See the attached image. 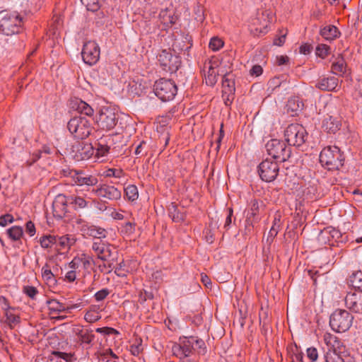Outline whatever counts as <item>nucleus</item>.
I'll return each instance as SVG.
<instances>
[{"label": "nucleus", "instance_id": "nucleus-1", "mask_svg": "<svg viewBox=\"0 0 362 362\" xmlns=\"http://www.w3.org/2000/svg\"><path fill=\"white\" fill-rule=\"evenodd\" d=\"M344 156L337 146L324 148L320 153V162L329 170H339L343 166Z\"/></svg>", "mask_w": 362, "mask_h": 362}, {"label": "nucleus", "instance_id": "nucleus-2", "mask_svg": "<svg viewBox=\"0 0 362 362\" xmlns=\"http://www.w3.org/2000/svg\"><path fill=\"white\" fill-rule=\"evenodd\" d=\"M22 30V18L16 13L0 12V33L6 36L17 35Z\"/></svg>", "mask_w": 362, "mask_h": 362}, {"label": "nucleus", "instance_id": "nucleus-3", "mask_svg": "<svg viewBox=\"0 0 362 362\" xmlns=\"http://www.w3.org/2000/svg\"><path fill=\"white\" fill-rule=\"evenodd\" d=\"M284 137L289 146L300 147L307 141L308 134L302 124L293 123L286 128Z\"/></svg>", "mask_w": 362, "mask_h": 362}, {"label": "nucleus", "instance_id": "nucleus-4", "mask_svg": "<svg viewBox=\"0 0 362 362\" xmlns=\"http://www.w3.org/2000/svg\"><path fill=\"white\" fill-rule=\"evenodd\" d=\"M69 132L78 139H85L91 133L93 127L90 121L83 117H74L68 122Z\"/></svg>", "mask_w": 362, "mask_h": 362}, {"label": "nucleus", "instance_id": "nucleus-5", "mask_svg": "<svg viewBox=\"0 0 362 362\" xmlns=\"http://www.w3.org/2000/svg\"><path fill=\"white\" fill-rule=\"evenodd\" d=\"M153 91L160 100L168 102L174 99L177 93V87L174 81L163 78L155 82Z\"/></svg>", "mask_w": 362, "mask_h": 362}, {"label": "nucleus", "instance_id": "nucleus-6", "mask_svg": "<svg viewBox=\"0 0 362 362\" xmlns=\"http://www.w3.org/2000/svg\"><path fill=\"white\" fill-rule=\"evenodd\" d=\"M353 315L346 310H336L330 316L329 325L337 332H344L351 326Z\"/></svg>", "mask_w": 362, "mask_h": 362}, {"label": "nucleus", "instance_id": "nucleus-7", "mask_svg": "<svg viewBox=\"0 0 362 362\" xmlns=\"http://www.w3.org/2000/svg\"><path fill=\"white\" fill-rule=\"evenodd\" d=\"M269 155L281 162L287 160L291 154V148L286 143L279 139H271L265 145Z\"/></svg>", "mask_w": 362, "mask_h": 362}, {"label": "nucleus", "instance_id": "nucleus-8", "mask_svg": "<svg viewBox=\"0 0 362 362\" xmlns=\"http://www.w3.org/2000/svg\"><path fill=\"white\" fill-rule=\"evenodd\" d=\"M93 250L95 252L98 258L104 262L115 261L117 250L115 247L102 240H95L92 245Z\"/></svg>", "mask_w": 362, "mask_h": 362}, {"label": "nucleus", "instance_id": "nucleus-9", "mask_svg": "<svg viewBox=\"0 0 362 362\" xmlns=\"http://www.w3.org/2000/svg\"><path fill=\"white\" fill-rule=\"evenodd\" d=\"M157 58L160 66L167 72L175 73L181 66L180 57L165 49L162 50Z\"/></svg>", "mask_w": 362, "mask_h": 362}, {"label": "nucleus", "instance_id": "nucleus-10", "mask_svg": "<svg viewBox=\"0 0 362 362\" xmlns=\"http://www.w3.org/2000/svg\"><path fill=\"white\" fill-rule=\"evenodd\" d=\"M324 340L327 345L330 346L325 355V362H345L339 354V351H337V349H339L341 344L340 341L329 333L325 334Z\"/></svg>", "mask_w": 362, "mask_h": 362}, {"label": "nucleus", "instance_id": "nucleus-11", "mask_svg": "<svg viewBox=\"0 0 362 362\" xmlns=\"http://www.w3.org/2000/svg\"><path fill=\"white\" fill-rule=\"evenodd\" d=\"M118 121L115 110L110 107H103L99 112L97 120L98 127L105 131H110L116 126Z\"/></svg>", "mask_w": 362, "mask_h": 362}, {"label": "nucleus", "instance_id": "nucleus-12", "mask_svg": "<svg viewBox=\"0 0 362 362\" xmlns=\"http://www.w3.org/2000/svg\"><path fill=\"white\" fill-rule=\"evenodd\" d=\"M279 171V164L268 159L263 160L258 165V174L260 178L267 182L274 181Z\"/></svg>", "mask_w": 362, "mask_h": 362}, {"label": "nucleus", "instance_id": "nucleus-13", "mask_svg": "<svg viewBox=\"0 0 362 362\" xmlns=\"http://www.w3.org/2000/svg\"><path fill=\"white\" fill-rule=\"evenodd\" d=\"M93 154L94 147L83 141H76L70 151L71 156L76 161L89 159Z\"/></svg>", "mask_w": 362, "mask_h": 362}, {"label": "nucleus", "instance_id": "nucleus-14", "mask_svg": "<svg viewBox=\"0 0 362 362\" xmlns=\"http://www.w3.org/2000/svg\"><path fill=\"white\" fill-rule=\"evenodd\" d=\"M259 212V202L257 199H253L250 203V207L245 211V232L250 233L255 228V225L257 223L260 217Z\"/></svg>", "mask_w": 362, "mask_h": 362}, {"label": "nucleus", "instance_id": "nucleus-15", "mask_svg": "<svg viewBox=\"0 0 362 362\" xmlns=\"http://www.w3.org/2000/svg\"><path fill=\"white\" fill-rule=\"evenodd\" d=\"M100 47L94 41L86 42L83 47L81 55L83 62L88 65L96 64L100 59Z\"/></svg>", "mask_w": 362, "mask_h": 362}, {"label": "nucleus", "instance_id": "nucleus-16", "mask_svg": "<svg viewBox=\"0 0 362 362\" xmlns=\"http://www.w3.org/2000/svg\"><path fill=\"white\" fill-rule=\"evenodd\" d=\"M90 194H94L100 198L107 199L109 200H118L121 198V190L118 188L108 185H100L96 189L89 191Z\"/></svg>", "mask_w": 362, "mask_h": 362}, {"label": "nucleus", "instance_id": "nucleus-17", "mask_svg": "<svg viewBox=\"0 0 362 362\" xmlns=\"http://www.w3.org/2000/svg\"><path fill=\"white\" fill-rule=\"evenodd\" d=\"M345 305L353 313L362 314V291L349 292L345 297Z\"/></svg>", "mask_w": 362, "mask_h": 362}, {"label": "nucleus", "instance_id": "nucleus-18", "mask_svg": "<svg viewBox=\"0 0 362 362\" xmlns=\"http://www.w3.org/2000/svg\"><path fill=\"white\" fill-rule=\"evenodd\" d=\"M75 175L73 185L90 187H95L98 183V179L95 175L88 174L84 170H78Z\"/></svg>", "mask_w": 362, "mask_h": 362}, {"label": "nucleus", "instance_id": "nucleus-19", "mask_svg": "<svg viewBox=\"0 0 362 362\" xmlns=\"http://www.w3.org/2000/svg\"><path fill=\"white\" fill-rule=\"evenodd\" d=\"M46 303L48 307L49 315H51L52 319L63 320L66 318V315H59V313H66V310H68L64 304L60 303L57 299H49L47 300Z\"/></svg>", "mask_w": 362, "mask_h": 362}, {"label": "nucleus", "instance_id": "nucleus-20", "mask_svg": "<svg viewBox=\"0 0 362 362\" xmlns=\"http://www.w3.org/2000/svg\"><path fill=\"white\" fill-rule=\"evenodd\" d=\"M68 203L67 197L63 194H59L52 204L54 216L59 219L62 218L67 212Z\"/></svg>", "mask_w": 362, "mask_h": 362}, {"label": "nucleus", "instance_id": "nucleus-21", "mask_svg": "<svg viewBox=\"0 0 362 362\" xmlns=\"http://www.w3.org/2000/svg\"><path fill=\"white\" fill-rule=\"evenodd\" d=\"M339 79L335 76L320 78L315 85L316 88L325 91H336Z\"/></svg>", "mask_w": 362, "mask_h": 362}, {"label": "nucleus", "instance_id": "nucleus-22", "mask_svg": "<svg viewBox=\"0 0 362 362\" xmlns=\"http://www.w3.org/2000/svg\"><path fill=\"white\" fill-rule=\"evenodd\" d=\"M341 121L333 116H327L322 122V128L327 133L335 134L341 127Z\"/></svg>", "mask_w": 362, "mask_h": 362}, {"label": "nucleus", "instance_id": "nucleus-23", "mask_svg": "<svg viewBox=\"0 0 362 362\" xmlns=\"http://www.w3.org/2000/svg\"><path fill=\"white\" fill-rule=\"evenodd\" d=\"M71 107L81 114L92 116L94 113L93 107L85 101L79 98H75L71 101Z\"/></svg>", "mask_w": 362, "mask_h": 362}, {"label": "nucleus", "instance_id": "nucleus-24", "mask_svg": "<svg viewBox=\"0 0 362 362\" xmlns=\"http://www.w3.org/2000/svg\"><path fill=\"white\" fill-rule=\"evenodd\" d=\"M1 299L3 300L4 306V309L5 310V316H6V322L8 324V327L11 329L14 328V327L20 322L19 316L13 314L11 311V307L8 305V301L6 298L1 297Z\"/></svg>", "mask_w": 362, "mask_h": 362}, {"label": "nucleus", "instance_id": "nucleus-25", "mask_svg": "<svg viewBox=\"0 0 362 362\" xmlns=\"http://www.w3.org/2000/svg\"><path fill=\"white\" fill-rule=\"evenodd\" d=\"M223 86V96L224 97L226 93H228V96L232 95L235 93V81L233 74L231 73L226 74L222 80Z\"/></svg>", "mask_w": 362, "mask_h": 362}, {"label": "nucleus", "instance_id": "nucleus-26", "mask_svg": "<svg viewBox=\"0 0 362 362\" xmlns=\"http://www.w3.org/2000/svg\"><path fill=\"white\" fill-rule=\"evenodd\" d=\"M303 101L297 96L291 97L286 104L287 112H291L293 116L303 110Z\"/></svg>", "mask_w": 362, "mask_h": 362}, {"label": "nucleus", "instance_id": "nucleus-27", "mask_svg": "<svg viewBox=\"0 0 362 362\" xmlns=\"http://www.w3.org/2000/svg\"><path fill=\"white\" fill-rule=\"evenodd\" d=\"M78 341L81 344H87L90 347L92 341L95 339V334L93 331L90 329H78L76 332Z\"/></svg>", "mask_w": 362, "mask_h": 362}, {"label": "nucleus", "instance_id": "nucleus-28", "mask_svg": "<svg viewBox=\"0 0 362 362\" xmlns=\"http://www.w3.org/2000/svg\"><path fill=\"white\" fill-rule=\"evenodd\" d=\"M192 46V38L189 35L183 36L181 39H175L173 44V49L177 51H188Z\"/></svg>", "mask_w": 362, "mask_h": 362}, {"label": "nucleus", "instance_id": "nucleus-29", "mask_svg": "<svg viewBox=\"0 0 362 362\" xmlns=\"http://www.w3.org/2000/svg\"><path fill=\"white\" fill-rule=\"evenodd\" d=\"M76 240L68 235L58 237L56 236L55 249L58 251L64 249H69L75 243Z\"/></svg>", "mask_w": 362, "mask_h": 362}, {"label": "nucleus", "instance_id": "nucleus-30", "mask_svg": "<svg viewBox=\"0 0 362 362\" xmlns=\"http://www.w3.org/2000/svg\"><path fill=\"white\" fill-rule=\"evenodd\" d=\"M340 33L334 25H327L320 30V35L327 40L331 41L339 37Z\"/></svg>", "mask_w": 362, "mask_h": 362}, {"label": "nucleus", "instance_id": "nucleus-31", "mask_svg": "<svg viewBox=\"0 0 362 362\" xmlns=\"http://www.w3.org/2000/svg\"><path fill=\"white\" fill-rule=\"evenodd\" d=\"M332 72L338 76H343L346 72V64L341 56H339L332 63Z\"/></svg>", "mask_w": 362, "mask_h": 362}, {"label": "nucleus", "instance_id": "nucleus-32", "mask_svg": "<svg viewBox=\"0 0 362 362\" xmlns=\"http://www.w3.org/2000/svg\"><path fill=\"white\" fill-rule=\"evenodd\" d=\"M349 286H352L358 291H362V271L354 272L349 276L348 279Z\"/></svg>", "mask_w": 362, "mask_h": 362}, {"label": "nucleus", "instance_id": "nucleus-33", "mask_svg": "<svg viewBox=\"0 0 362 362\" xmlns=\"http://www.w3.org/2000/svg\"><path fill=\"white\" fill-rule=\"evenodd\" d=\"M84 230L86 231V235L94 238L95 240L98 239L101 240L102 238H105L107 233L105 229L95 226H88Z\"/></svg>", "mask_w": 362, "mask_h": 362}, {"label": "nucleus", "instance_id": "nucleus-34", "mask_svg": "<svg viewBox=\"0 0 362 362\" xmlns=\"http://www.w3.org/2000/svg\"><path fill=\"white\" fill-rule=\"evenodd\" d=\"M169 216L172 218L175 222H180L185 220V215L184 213L180 212L177 205L171 203L168 207Z\"/></svg>", "mask_w": 362, "mask_h": 362}, {"label": "nucleus", "instance_id": "nucleus-35", "mask_svg": "<svg viewBox=\"0 0 362 362\" xmlns=\"http://www.w3.org/2000/svg\"><path fill=\"white\" fill-rule=\"evenodd\" d=\"M110 150V146L107 145V142L105 139L100 138L98 141L95 144L94 147V151L96 152V156H104Z\"/></svg>", "mask_w": 362, "mask_h": 362}, {"label": "nucleus", "instance_id": "nucleus-36", "mask_svg": "<svg viewBox=\"0 0 362 362\" xmlns=\"http://www.w3.org/2000/svg\"><path fill=\"white\" fill-rule=\"evenodd\" d=\"M69 203L74 206L75 209H84L88 206V202L80 196L67 197Z\"/></svg>", "mask_w": 362, "mask_h": 362}, {"label": "nucleus", "instance_id": "nucleus-37", "mask_svg": "<svg viewBox=\"0 0 362 362\" xmlns=\"http://www.w3.org/2000/svg\"><path fill=\"white\" fill-rule=\"evenodd\" d=\"M178 344L184 351V358L188 357L194 349V339L190 337L185 338Z\"/></svg>", "mask_w": 362, "mask_h": 362}, {"label": "nucleus", "instance_id": "nucleus-38", "mask_svg": "<svg viewBox=\"0 0 362 362\" xmlns=\"http://www.w3.org/2000/svg\"><path fill=\"white\" fill-rule=\"evenodd\" d=\"M136 229V223L134 222H125L124 224H122L119 231L120 233L126 237H130L135 232Z\"/></svg>", "mask_w": 362, "mask_h": 362}, {"label": "nucleus", "instance_id": "nucleus-39", "mask_svg": "<svg viewBox=\"0 0 362 362\" xmlns=\"http://www.w3.org/2000/svg\"><path fill=\"white\" fill-rule=\"evenodd\" d=\"M7 234L12 240L17 241L23 236V230L20 226H13L7 230Z\"/></svg>", "mask_w": 362, "mask_h": 362}, {"label": "nucleus", "instance_id": "nucleus-40", "mask_svg": "<svg viewBox=\"0 0 362 362\" xmlns=\"http://www.w3.org/2000/svg\"><path fill=\"white\" fill-rule=\"evenodd\" d=\"M124 190L128 200L133 202L138 199L139 192L136 185H129Z\"/></svg>", "mask_w": 362, "mask_h": 362}, {"label": "nucleus", "instance_id": "nucleus-41", "mask_svg": "<svg viewBox=\"0 0 362 362\" xmlns=\"http://www.w3.org/2000/svg\"><path fill=\"white\" fill-rule=\"evenodd\" d=\"M40 243L41 247L45 249L52 247L54 245L55 246L56 236L52 235H44L40 238Z\"/></svg>", "mask_w": 362, "mask_h": 362}, {"label": "nucleus", "instance_id": "nucleus-42", "mask_svg": "<svg viewBox=\"0 0 362 362\" xmlns=\"http://www.w3.org/2000/svg\"><path fill=\"white\" fill-rule=\"evenodd\" d=\"M144 350L142 339L136 338L132 344H131L129 351L134 356H139Z\"/></svg>", "mask_w": 362, "mask_h": 362}, {"label": "nucleus", "instance_id": "nucleus-43", "mask_svg": "<svg viewBox=\"0 0 362 362\" xmlns=\"http://www.w3.org/2000/svg\"><path fill=\"white\" fill-rule=\"evenodd\" d=\"M206 83L209 86H214L217 81V74L215 69L210 66L207 71V74L205 76Z\"/></svg>", "mask_w": 362, "mask_h": 362}, {"label": "nucleus", "instance_id": "nucleus-44", "mask_svg": "<svg viewBox=\"0 0 362 362\" xmlns=\"http://www.w3.org/2000/svg\"><path fill=\"white\" fill-rule=\"evenodd\" d=\"M102 0H81V3L87 8L88 11H96L100 6Z\"/></svg>", "mask_w": 362, "mask_h": 362}, {"label": "nucleus", "instance_id": "nucleus-45", "mask_svg": "<svg viewBox=\"0 0 362 362\" xmlns=\"http://www.w3.org/2000/svg\"><path fill=\"white\" fill-rule=\"evenodd\" d=\"M100 318V316L95 309H90L85 314L84 316V319L88 322H95Z\"/></svg>", "mask_w": 362, "mask_h": 362}, {"label": "nucleus", "instance_id": "nucleus-46", "mask_svg": "<svg viewBox=\"0 0 362 362\" xmlns=\"http://www.w3.org/2000/svg\"><path fill=\"white\" fill-rule=\"evenodd\" d=\"M223 45V42L218 37H212L209 42V47L214 51L218 50Z\"/></svg>", "mask_w": 362, "mask_h": 362}, {"label": "nucleus", "instance_id": "nucleus-47", "mask_svg": "<svg viewBox=\"0 0 362 362\" xmlns=\"http://www.w3.org/2000/svg\"><path fill=\"white\" fill-rule=\"evenodd\" d=\"M329 50V46L326 45H319L316 47V54L321 58H325L326 56H327Z\"/></svg>", "mask_w": 362, "mask_h": 362}, {"label": "nucleus", "instance_id": "nucleus-48", "mask_svg": "<svg viewBox=\"0 0 362 362\" xmlns=\"http://www.w3.org/2000/svg\"><path fill=\"white\" fill-rule=\"evenodd\" d=\"M23 292L32 299H35L36 295L38 293L37 289L35 287L31 286H24Z\"/></svg>", "mask_w": 362, "mask_h": 362}, {"label": "nucleus", "instance_id": "nucleus-49", "mask_svg": "<svg viewBox=\"0 0 362 362\" xmlns=\"http://www.w3.org/2000/svg\"><path fill=\"white\" fill-rule=\"evenodd\" d=\"M281 228V224L277 223H273V226H272L269 232L267 240L271 238V241L276 236Z\"/></svg>", "mask_w": 362, "mask_h": 362}, {"label": "nucleus", "instance_id": "nucleus-50", "mask_svg": "<svg viewBox=\"0 0 362 362\" xmlns=\"http://www.w3.org/2000/svg\"><path fill=\"white\" fill-rule=\"evenodd\" d=\"M14 221L13 216L10 214H6L0 216V226L4 227L8 223H11Z\"/></svg>", "mask_w": 362, "mask_h": 362}, {"label": "nucleus", "instance_id": "nucleus-51", "mask_svg": "<svg viewBox=\"0 0 362 362\" xmlns=\"http://www.w3.org/2000/svg\"><path fill=\"white\" fill-rule=\"evenodd\" d=\"M78 170L70 169L69 168L62 169L61 170V175L64 177H69L73 182Z\"/></svg>", "mask_w": 362, "mask_h": 362}, {"label": "nucleus", "instance_id": "nucleus-52", "mask_svg": "<svg viewBox=\"0 0 362 362\" xmlns=\"http://www.w3.org/2000/svg\"><path fill=\"white\" fill-rule=\"evenodd\" d=\"M110 293L107 288H103L95 293L94 297L97 301H101L104 300Z\"/></svg>", "mask_w": 362, "mask_h": 362}, {"label": "nucleus", "instance_id": "nucleus-53", "mask_svg": "<svg viewBox=\"0 0 362 362\" xmlns=\"http://www.w3.org/2000/svg\"><path fill=\"white\" fill-rule=\"evenodd\" d=\"M307 356L311 361V362H315L318 357L317 349L314 347L308 348L307 349Z\"/></svg>", "mask_w": 362, "mask_h": 362}, {"label": "nucleus", "instance_id": "nucleus-54", "mask_svg": "<svg viewBox=\"0 0 362 362\" xmlns=\"http://www.w3.org/2000/svg\"><path fill=\"white\" fill-rule=\"evenodd\" d=\"M42 276L44 279L49 281L52 279L54 276L52 271L48 268V266L46 265L45 267H43L42 269Z\"/></svg>", "mask_w": 362, "mask_h": 362}, {"label": "nucleus", "instance_id": "nucleus-55", "mask_svg": "<svg viewBox=\"0 0 362 362\" xmlns=\"http://www.w3.org/2000/svg\"><path fill=\"white\" fill-rule=\"evenodd\" d=\"M106 176L107 177H120L122 171L121 170H117L115 168H110L107 170H106Z\"/></svg>", "mask_w": 362, "mask_h": 362}, {"label": "nucleus", "instance_id": "nucleus-56", "mask_svg": "<svg viewBox=\"0 0 362 362\" xmlns=\"http://www.w3.org/2000/svg\"><path fill=\"white\" fill-rule=\"evenodd\" d=\"M172 351L176 356L180 357V358H184V351L178 344H175L173 346Z\"/></svg>", "mask_w": 362, "mask_h": 362}, {"label": "nucleus", "instance_id": "nucleus-57", "mask_svg": "<svg viewBox=\"0 0 362 362\" xmlns=\"http://www.w3.org/2000/svg\"><path fill=\"white\" fill-rule=\"evenodd\" d=\"M194 13L197 21H202L204 19L203 8L200 5L194 8Z\"/></svg>", "mask_w": 362, "mask_h": 362}, {"label": "nucleus", "instance_id": "nucleus-58", "mask_svg": "<svg viewBox=\"0 0 362 362\" xmlns=\"http://www.w3.org/2000/svg\"><path fill=\"white\" fill-rule=\"evenodd\" d=\"M233 213V211L232 208L227 209V216L226 218L225 224H224L225 228H228L230 226V225L232 222L231 218H232Z\"/></svg>", "mask_w": 362, "mask_h": 362}, {"label": "nucleus", "instance_id": "nucleus-59", "mask_svg": "<svg viewBox=\"0 0 362 362\" xmlns=\"http://www.w3.org/2000/svg\"><path fill=\"white\" fill-rule=\"evenodd\" d=\"M190 339H194V349L205 348V343L202 339H197V337H190Z\"/></svg>", "mask_w": 362, "mask_h": 362}, {"label": "nucleus", "instance_id": "nucleus-60", "mask_svg": "<svg viewBox=\"0 0 362 362\" xmlns=\"http://www.w3.org/2000/svg\"><path fill=\"white\" fill-rule=\"evenodd\" d=\"M25 231L30 236H33L35 234V227L34 223L31 221L27 222L25 226Z\"/></svg>", "mask_w": 362, "mask_h": 362}, {"label": "nucleus", "instance_id": "nucleus-61", "mask_svg": "<svg viewBox=\"0 0 362 362\" xmlns=\"http://www.w3.org/2000/svg\"><path fill=\"white\" fill-rule=\"evenodd\" d=\"M263 69L260 65H255L250 70V74L252 76H259L262 74Z\"/></svg>", "mask_w": 362, "mask_h": 362}, {"label": "nucleus", "instance_id": "nucleus-62", "mask_svg": "<svg viewBox=\"0 0 362 362\" xmlns=\"http://www.w3.org/2000/svg\"><path fill=\"white\" fill-rule=\"evenodd\" d=\"M313 47L309 44H304L300 47V52L303 54H308L310 53Z\"/></svg>", "mask_w": 362, "mask_h": 362}, {"label": "nucleus", "instance_id": "nucleus-63", "mask_svg": "<svg viewBox=\"0 0 362 362\" xmlns=\"http://www.w3.org/2000/svg\"><path fill=\"white\" fill-rule=\"evenodd\" d=\"M201 281L206 288H209L211 286V279L205 274H201Z\"/></svg>", "mask_w": 362, "mask_h": 362}, {"label": "nucleus", "instance_id": "nucleus-64", "mask_svg": "<svg viewBox=\"0 0 362 362\" xmlns=\"http://www.w3.org/2000/svg\"><path fill=\"white\" fill-rule=\"evenodd\" d=\"M76 278V272L74 270L68 272L65 276V279L69 282H73L75 281Z\"/></svg>", "mask_w": 362, "mask_h": 362}]
</instances>
